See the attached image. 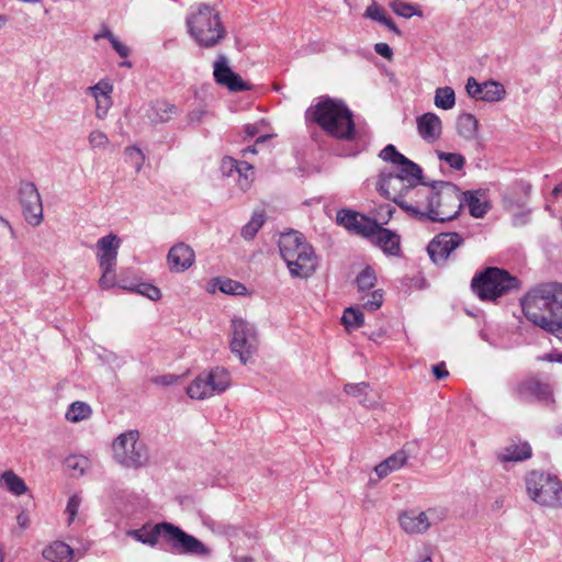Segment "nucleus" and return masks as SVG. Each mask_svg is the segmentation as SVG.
I'll use <instances>...</instances> for the list:
<instances>
[{
    "mask_svg": "<svg viewBox=\"0 0 562 562\" xmlns=\"http://www.w3.org/2000/svg\"><path fill=\"white\" fill-rule=\"evenodd\" d=\"M531 457V447L528 442L512 443L498 456L501 462H519Z\"/></svg>",
    "mask_w": 562,
    "mask_h": 562,
    "instance_id": "obj_25",
    "label": "nucleus"
},
{
    "mask_svg": "<svg viewBox=\"0 0 562 562\" xmlns=\"http://www.w3.org/2000/svg\"><path fill=\"white\" fill-rule=\"evenodd\" d=\"M519 286L520 281L516 277L497 267L484 269L476 273L471 281L472 291L481 301L495 302L498 297Z\"/></svg>",
    "mask_w": 562,
    "mask_h": 562,
    "instance_id": "obj_6",
    "label": "nucleus"
},
{
    "mask_svg": "<svg viewBox=\"0 0 562 562\" xmlns=\"http://www.w3.org/2000/svg\"><path fill=\"white\" fill-rule=\"evenodd\" d=\"M465 90L471 98L481 99L483 85L479 83L475 78L470 77L467 81Z\"/></svg>",
    "mask_w": 562,
    "mask_h": 562,
    "instance_id": "obj_55",
    "label": "nucleus"
},
{
    "mask_svg": "<svg viewBox=\"0 0 562 562\" xmlns=\"http://www.w3.org/2000/svg\"><path fill=\"white\" fill-rule=\"evenodd\" d=\"M364 16L381 23L387 15L385 14L383 8H381L375 2H372L370 5L367 7L364 11Z\"/></svg>",
    "mask_w": 562,
    "mask_h": 562,
    "instance_id": "obj_47",
    "label": "nucleus"
},
{
    "mask_svg": "<svg viewBox=\"0 0 562 562\" xmlns=\"http://www.w3.org/2000/svg\"><path fill=\"white\" fill-rule=\"evenodd\" d=\"M279 251L291 277L307 279L317 268V256L305 236L297 231L281 234Z\"/></svg>",
    "mask_w": 562,
    "mask_h": 562,
    "instance_id": "obj_2",
    "label": "nucleus"
},
{
    "mask_svg": "<svg viewBox=\"0 0 562 562\" xmlns=\"http://www.w3.org/2000/svg\"><path fill=\"white\" fill-rule=\"evenodd\" d=\"M127 535L150 547L156 546L158 539L161 538L179 554L209 557L212 553V550L198 538L168 521L158 522L154 526L145 525L139 529L130 530Z\"/></svg>",
    "mask_w": 562,
    "mask_h": 562,
    "instance_id": "obj_1",
    "label": "nucleus"
},
{
    "mask_svg": "<svg viewBox=\"0 0 562 562\" xmlns=\"http://www.w3.org/2000/svg\"><path fill=\"white\" fill-rule=\"evenodd\" d=\"M194 250L184 243L172 246L167 256L168 266L172 272L188 270L194 263Z\"/></svg>",
    "mask_w": 562,
    "mask_h": 562,
    "instance_id": "obj_17",
    "label": "nucleus"
},
{
    "mask_svg": "<svg viewBox=\"0 0 562 562\" xmlns=\"http://www.w3.org/2000/svg\"><path fill=\"white\" fill-rule=\"evenodd\" d=\"M232 328L231 350L246 364L258 350L257 329L254 324L243 318H234Z\"/></svg>",
    "mask_w": 562,
    "mask_h": 562,
    "instance_id": "obj_10",
    "label": "nucleus"
},
{
    "mask_svg": "<svg viewBox=\"0 0 562 562\" xmlns=\"http://www.w3.org/2000/svg\"><path fill=\"white\" fill-rule=\"evenodd\" d=\"M90 461L85 456H70L65 460V467L72 476H81L89 468Z\"/></svg>",
    "mask_w": 562,
    "mask_h": 562,
    "instance_id": "obj_34",
    "label": "nucleus"
},
{
    "mask_svg": "<svg viewBox=\"0 0 562 562\" xmlns=\"http://www.w3.org/2000/svg\"><path fill=\"white\" fill-rule=\"evenodd\" d=\"M462 244L463 238L459 233H440L430 240L427 252L436 266L443 267L452 251Z\"/></svg>",
    "mask_w": 562,
    "mask_h": 562,
    "instance_id": "obj_13",
    "label": "nucleus"
},
{
    "mask_svg": "<svg viewBox=\"0 0 562 562\" xmlns=\"http://www.w3.org/2000/svg\"><path fill=\"white\" fill-rule=\"evenodd\" d=\"M190 36L204 48H212L226 36L220 12L206 3L192 8L186 18Z\"/></svg>",
    "mask_w": 562,
    "mask_h": 562,
    "instance_id": "obj_5",
    "label": "nucleus"
},
{
    "mask_svg": "<svg viewBox=\"0 0 562 562\" xmlns=\"http://www.w3.org/2000/svg\"><path fill=\"white\" fill-rule=\"evenodd\" d=\"M390 7L395 14L403 16L405 19H409L414 15L422 16L423 14L422 11L418 10V8L402 0L392 1L390 3Z\"/></svg>",
    "mask_w": 562,
    "mask_h": 562,
    "instance_id": "obj_39",
    "label": "nucleus"
},
{
    "mask_svg": "<svg viewBox=\"0 0 562 562\" xmlns=\"http://www.w3.org/2000/svg\"><path fill=\"white\" fill-rule=\"evenodd\" d=\"M306 117L336 138L351 139L355 134L352 112L342 101L327 98L314 108H310L306 111Z\"/></svg>",
    "mask_w": 562,
    "mask_h": 562,
    "instance_id": "obj_4",
    "label": "nucleus"
},
{
    "mask_svg": "<svg viewBox=\"0 0 562 562\" xmlns=\"http://www.w3.org/2000/svg\"><path fill=\"white\" fill-rule=\"evenodd\" d=\"M88 142L92 149H105L110 144L108 135L100 130L91 131L88 135Z\"/></svg>",
    "mask_w": 562,
    "mask_h": 562,
    "instance_id": "obj_42",
    "label": "nucleus"
},
{
    "mask_svg": "<svg viewBox=\"0 0 562 562\" xmlns=\"http://www.w3.org/2000/svg\"><path fill=\"white\" fill-rule=\"evenodd\" d=\"M258 133V127L254 124H247L245 126V134L248 136V137H255Z\"/></svg>",
    "mask_w": 562,
    "mask_h": 562,
    "instance_id": "obj_63",
    "label": "nucleus"
},
{
    "mask_svg": "<svg viewBox=\"0 0 562 562\" xmlns=\"http://www.w3.org/2000/svg\"><path fill=\"white\" fill-rule=\"evenodd\" d=\"M266 218L262 213H255L251 220L241 228V236L246 240L252 239L263 225Z\"/></svg>",
    "mask_w": 562,
    "mask_h": 562,
    "instance_id": "obj_37",
    "label": "nucleus"
},
{
    "mask_svg": "<svg viewBox=\"0 0 562 562\" xmlns=\"http://www.w3.org/2000/svg\"><path fill=\"white\" fill-rule=\"evenodd\" d=\"M372 241L387 256L401 255V237L396 233L381 226Z\"/></svg>",
    "mask_w": 562,
    "mask_h": 562,
    "instance_id": "obj_21",
    "label": "nucleus"
},
{
    "mask_svg": "<svg viewBox=\"0 0 562 562\" xmlns=\"http://www.w3.org/2000/svg\"><path fill=\"white\" fill-rule=\"evenodd\" d=\"M0 487L15 496H20L27 491L25 482L12 470L0 472Z\"/></svg>",
    "mask_w": 562,
    "mask_h": 562,
    "instance_id": "obj_26",
    "label": "nucleus"
},
{
    "mask_svg": "<svg viewBox=\"0 0 562 562\" xmlns=\"http://www.w3.org/2000/svg\"><path fill=\"white\" fill-rule=\"evenodd\" d=\"M505 97L503 85L496 81H486L483 83L481 100L486 102L501 101Z\"/></svg>",
    "mask_w": 562,
    "mask_h": 562,
    "instance_id": "obj_32",
    "label": "nucleus"
},
{
    "mask_svg": "<svg viewBox=\"0 0 562 562\" xmlns=\"http://www.w3.org/2000/svg\"><path fill=\"white\" fill-rule=\"evenodd\" d=\"M434 192L432 182L427 183L422 180L420 184H414V189H408L406 196V205L425 212L431 206V196Z\"/></svg>",
    "mask_w": 562,
    "mask_h": 562,
    "instance_id": "obj_19",
    "label": "nucleus"
},
{
    "mask_svg": "<svg viewBox=\"0 0 562 562\" xmlns=\"http://www.w3.org/2000/svg\"><path fill=\"white\" fill-rule=\"evenodd\" d=\"M132 292H135L137 294H140L143 296L148 297L151 301H158L161 297L160 290L147 282H138L128 288Z\"/></svg>",
    "mask_w": 562,
    "mask_h": 562,
    "instance_id": "obj_38",
    "label": "nucleus"
},
{
    "mask_svg": "<svg viewBox=\"0 0 562 562\" xmlns=\"http://www.w3.org/2000/svg\"><path fill=\"white\" fill-rule=\"evenodd\" d=\"M237 170V183L241 191H247L254 181V167L247 161H240Z\"/></svg>",
    "mask_w": 562,
    "mask_h": 562,
    "instance_id": "obj_35",
    "label": "nucleus"
},
{
    "mask_svg": "<svg viewBox=\"0 0 562 562\" xmlns=\"http://www.w3.org/2000/svg\"><path fill=\"white\" fill-rule=\"evenodd\" d=\"M16 520L20 527L25 528L27 526L29 519L25 513L18 515Z\"/></svg>",
    "mask_w": 562,
    "mask_h": 562,
    "instance_id": "obj_64",
    "label": "nucleus"
},
{
    "mask_svg": "<svg viewBox=\"0 0 562 562\" xmlns=\"http://www.w3.org/2000/svg\"><path fill=\"white\" fill-rule=\"evenodd\" d=\"M112 105L111 94L98 98L95 100V115L98 119H104Z\"/></svg>",
    "mask_w": 562,
    "mask_h": 562,
    "instance_id": "obj_48",
    "label": "nucleus"
},
{
    "mask_svg": "<svg viewBox=\"0 0 562 562\" xmlns=\"http://www.w3.org/2000/svg\"><path fill=\"white\" fill-rule=\"evenodd\" d=\"M530 498L546 507H562V482L549 473L532 471L526 477Z\"/></svg>",
    "mask_w": 562,
    "mask_h": 562,
    "instance_id": "obj_7",
    "label": "nucleus"
},
{
    "mask_svg": "<svg viewBox=\"0 0 562 562\" xmlns=\"http://www.w3.org/2000/svg\"><path fill=\"white\" fill-rule=\"evenodd\" d=\"M434 103L438 109L450 110L456 104V93L451 87H439L435 91Z\"/></svg>",
    "mask_w": 562,
    "mask_h": 562,
    "instance_id": "obj_29",
    "label": "nucleus"
},
{
    "mask_svg": "<svg viewBox=\"0 0 562 562\" xmlns=\"http://www.w3.org/2000/svg\"><path fill=\"white\" fill-rule=\"evenodd\" d=\"M357 222V212L350 210H340L337 212V223L348 231H352Z\"/></svg>",
    "mask_w": 562,
    "mask_h": 562,
    "instance_id": "obj_46",
    "label": "nucleus"
},
{
    "mask_svg": "<svg viewBox=\"0 0 562 562\" xmlns=\"http://www.w3.org/2000/svg\"><path fill=\"white\" fill-rule=\"evenodd\" d=\"M341 322L347 329L360 328L364 324L363 313L357 307H347L344 311Z\"/></svg>",
    "mask_w": 562,
    "mask_h": 562,
    "instance_id": "obj_33",
    "label": "nucleus"
},
{
    "mask_svg": "<svg viewBox=\"0 0 562 562\" xmlns=\"http://www.w3.org/2000/svg\"><path fill=\"white\" fill-rule=\"evenodd\" d=\"M114 34L112 33V31L106 27L105 25L102 26V29L100 30L99 33H97L94 36H93V40L94 41H99L101 38H106L110 43L112 41V38H114Z\"/></svg>",
    "mask_w": 562,
    "mask_h": 562,
    "instance_id": "obj_60",
    "label": "nucleus"
},
{
    "mask_svg": "<svg viewBox=\"0 0 562 562\" xmlns=\"http://www.w3.org/2000/svg\"><path fill=\"white\" fill-rule=\"evenodd\" d=\"M374 471L376 473V475L382 479V477H385L386 475H389L391 472H393V470L391 469L390 464L383 460L382 462H380L375 468H374Z\"/></svg>",
    "mask_w": 562,
    "mask_h": 562,
    "instance_id": "obj_59",
    "label": "nucleus"
},
{
    "mask_svg": "<svg viewBox=\"0 0 562 562\" xmlns=\"http://www.w3.org/2000/svg\"><path fill=\"white\" fill-rule=\"evenodd\" d=\"M431 370L437 380L445 379L449 375V372L446 369L445 362H440V363L432 366Z\"/></svg>",
    "mask_w": 562,
    "mask_h": 562,
    "instance_id": "obj_58",
    "label": "nucleus"
},
{
    "mask_svg": "<svg viewBox=\"0 0 562 562\" xmlns=\"http://www.w3.org/2000/svg\"><path fill=\"white\" fill-rule=\"evenodd\" d=\"M113 91V85L108 80H100L94 86L87 89V92L92 95L95 100L104 95L111 94Z\"/></svg>",
    "mask_w": 562,
    "mask_h": 562,
    "instance_id": "obj_45",
    "label": "nucleus"
},
{
    "mask_svg": "<svg viewBox=\"0 0 562 562\" xmlns=\"http://www.w3.org/2000/svg\"><path fill=\"white\" fill-rule=\"evenodd\" d=\"M359 300L364 310L374 312L379 310L383 303V292L382 290H374L371 293L367 292L361 294Z\"/></svg>",
    "mask_w": 562,
    "mask_h": 562,
    "instance_id": "obj_36",
    "label": "nucleus"
},
{
    "mask_svg": "<svg viewBox=\"0 0 562 562\" xmlns=\"http://www.w3.org/2000/svg\"><path fill=\"white\" fill-rule=\"evenodd\" d=\"M379 157L386 161L391 162L394 166H398V162H401L405 156L401 154L396 147L392 144L386 145L379 154Z\"/></svg>",
    "mask_w": 562,
    "mask_h": 562,
    "instance_id": "obj_43",
    "label": "nucleus"
},
{
    "mask_svg": "<svg viewBox=\"0 0 562 562\" xmlns=\"http://www.w3.org/2000/svg\"><path fill=\"white\" fill-rule=\"evenodd\" d=\"M121 240L116 235L109 234L97 241V258L101 269L116 267V259Z\"/></svg>",
    "mask_w": 562,
    "mask_h": 562,
    "instance_id": "obj_16",
    "label": "nucleus"
},
{
    "mask_svg": "<svg viewBox=\"0 0 562 562\" xmlns=\"http://www.w3.org/2000/svg\"><path fill=\"white\" fill-rule=\"evenodd\" d=\"M406 460H407V454L404 450H398L385 459V461L390 464V467L393 471L402 468L405 464Z\"/></svg>",
    "mask_w": 562,
    "mask_h": 562,
    "instance_id": "obj_50",
    "label": "nucleus"
},
{
    "mask_svg": "<svg viewBox=\"0 0 562 562\" xmlns=\"http://www.w3.org/2000/svg\"><path fill=\"white\" fill-rule=\"evenodd\" d=\"M375 283L376 276L374 270L370 266H367L364 269H362V271L356 278V284L360 295L373 289L375 286Z\"/></svg>",
    "mask_w": 562,
    "mask_h": 562,
    "instance_id": "obj_31",
    "label": "nucleus"
},
{
    "mask_svg": "<svg viewBox=\"0 0 562 562\" xmlns=\"http://www.w3.org/2000/svg\"><path fill=\"white\" fill-rule=\"evenodd\" d=\"M369 389V384L366 382L360 383H348L345 385L344 390L347 394L352 395L355 397H360L366 391Z\"/></svg>",
    "mask_w": 562,
    "mask_h": 562,
    "instance_id": "obj_53",
    "label": "nucleus"
},
{
    "mask_svg": "<svg viewBox=\"0 0 562 562\" xmlns=\"http://www.w3.org/2000/svg\"><path fill=\"white\" fill-rule=\"evenodd\" d=\"M92 414L91 407L85 402H74L66 412V419L71 423H78L87 419Z\"/></svg>",
    "mask_w": 562,
    "mask_h": 562,
    "instance_id": "obj_30",
    "label": "nucleus"
},
{
    "mask_svg": "<svg viewBox=\"0 0 562 562\" xmlns=\"http://www.w3.org/2000/svg\"><path fill=\"white\" fill-rule=\"evenodd\" d=\"M375 189L382 198L394 202L411 216L413 207L406 205V196L408 189H414L413 184L392 171L382 170L378 176Z\"/></svg>",
    "mask_w": 562,
    "mask_h": 562,
    "instance_id": "obj_11",
    "label": "nucleus"
},
{
    "mask_svg": "<svg viewBox=\"0 0 562 562\" xmlns=\"http://www.w3.org/2000/svg\"><path fill=\"white\" fill-rule=\"evenodd\" d=\"M125 154L134 161L138 172L145 160L143 151L136 146H128L125 148Z\"/></svg>",
    "mask_w": 562,
    "mask_h": 562,
    "instance_id": "obj_49",
    "label": "nucleus"
},
{
    "mask_svg": "<svg viewBox=\"0 0 562 562\" xmlns=\"http://www.w3.org/2000/svg\"><path fill=\"white\" fill-rule=\"evenodd\" d=\"M228 386V371L225 368L216 367L199 374L187 387V394L194 400H205L223 393Z\"/></svg>",
    "mask_w": 562,
    "mask_h": 562,
    "instance_id": "obj_9",
    "label": "nucleus"
},
{
    "mask_svg": "<svg viewBox=\"0 0 562 562\" xmlns=\"http://www.w3.org/2000/svg\"><path fill=\"white\" fill-rule=\"evenodd\" d=\"M241 160H236L232 157H226L223 159L222 161V172L224 176L226 177H231L234 172L237 173V170L239 168V164H240Z\"/></svg>",
    "mask_w": 562,
    "mask_h": 562,
    "instance_id": "obj_54",
    "label": "nucleus"
},
{
    "mask_svg": "<svg viewBox=\"0 0 562 562\" xmlns=\"http://www.w3.org/2000/svg\"><path fill=\"white\" fill-rule=\"evenodd\" d=\"M435 509H428L427 512L420 513H403L400 516V525L407 533H423L429 529L431 525L430 519L435 516Z\"/></svg>",
    "mask_w": 562,
    "mask_h": 562,
    "instance_id": "obj_18",
    "label": "nucleus"
},
{
    "mask_svg": "<svg viewBox=\"0 0 562 562\" xmlns=\"http://www.w3.org/2000/svg\"><path fill=\"white\" fill-rule=\"evenodd\" d=\"M396 171H393L396 176H401L407 183L420 184L423 180V169L419 165L405 157L398 166Z\"/></svg>",
    "mask_w": 562,
    "mask_h": 562,
    "instance_id": "obj_22",
    "label": "nucleus"
},
{
    "mask_svg": "<svg viewBox=\"0 0 562 562\" xmlns=\"http://www.w3.org/2000/svg\"><path fill=\"white\" fill-rule=\"evenodd\" d=\"M374 50L376 54H379L380 56L386 58V59H391L392 56H393V50L392 48L389 46V44L386 43H376L374 45Z\"/></svg>",
    "mask_w": 562,
    "mask_h": 562,
    "instance_id": "obj_57",
    "label": "nucleus"
},
{
    "mask_svg": "<svg viewBox=\"0 0 562 562\" xmlns=\"http://www.w3.org/2000/svg\"><path fill=\"white\" fill-rule=\"evenodd\" d=\"M542 360L549 361V362H559L562 363V352L558 351H551L549 353H546L542 357Z\"/></svg>",
    "mask_w": 562,
    "mask_h": 562,
    "instance_id": "obj_61",
    "label": "nucleus"
},
{
    "mask_svg": "<svg viewBox=\"0 0 562 562\" xmlns=\"http://www.w3.org/2000/svg\"><path fill=\"white\" fill-rule=\"evenodd\" d=\"M111 46L120 57L127 58L130 56V48L121 43L117 37L112 38Z\"/></svg>",
    "mask_w": 562,
    "mask_h": 562,
    "instance_id": "obj_56",
    "label": "nucleus"
},
{
    "mask_svg": "<svg viewBox=\"0 0 562 562\" xmlns=\"http://www.w3.org/2000/svg\"><path fill=\"white\" fill-rule=\"evenodd\" d=\"M19 194L25 221L32 226L40 225L43 221V204L36 186L33 182H21Z\"/></svg>",
    "mask_w": 562,
    "mask_h": 562,
    "instance_id": "obj_12",
    "label": "nucleus"
},
{
    "mask_svg": "<svg viewBox=\"0 0 562 562\" xmlns=\"http://www.w3.org/2000/svg\"><path fill=\"white\" fill-rule=\"evenodd\" d=\"M359 221L362 222V225L358 226L357 234L362 235L372 240L380 231L381 225L375 220H372L368 216H364V218H360Z\"/></svg>",
    "mask_w": 562,
    "mask_h": 562,
    "instance_id": "obj_41",
    "label": "nucleus"
},
{
    "mask_svg": "<svg viewBox=\"0 0 562 562\" xmlns=\"http://www.w3.org/2000/svg\"><path fill=\"white\" fill-rule=\"evenodd\" d=\"M479 122L471 113H462L457 120V132L464 139H474L477 135Z\"/></svg>",
    "mask_w": 562,
    "mask_h": 562,
    "instance_id": "obj_27",
    "label": "nucleus"
},
{
    "mask_svg": "<svg viewBox=\"0 0 562 562\" xmlns=\"http://www.w3.org/2000/svg\"><path fill=\"white\" fill-rule=\"evenodd\" d=\"M437 157L441 161H446L452 169L461 170L465 165V158L458 153H445L437 150Z\"/></svg>",
    "mask_w": 562,
    "mask_h": 562,
    "instance_id": "obj_40",
    "label": "nucleus"
},
{
    "mask_svg": "<svg viewBox=\"0 0 562 562\" xmlns=\"http://www.w3.org/2000/svg\"><path fill=\"white\" fill-rule=\"evenodd\" d=\"M43 558L49 562H70L74 550L63 541H55L43 550Z\"/></svg>",
    "mask_w": 562,
    "mask_h": 562,
    "instance_id": "obj_23",
    "label": "nucleus"
},
{
    "mask_svg": "<svg viewBox=\"0 0 562 562\" xmlns=\"http://www.w3.org/2000/svg\"><path fill=\"white\" fill-rule=\"evenodd\" d=\"M114 459L126 468L138 469L148 462L146 445L139 439L137 430L121 434L113 442Z\"/></svg>",
    "mask_w": 562,
    "mask_h": 562,
    "instance_id": "obj_8",
    "label": "nucleus"
},
{
    "mask_svg": "<svg viewBox=\"0 0 562 562\" xmlns=\"http://www.w3.org/2000/svg\"><path fill=\"white\" fill-rule=\"evenodd\" d=\"M431 206L425 212L411 209V217L424 222L443 223L454 220L463 207L462 191L452 182L432 181Z\"/></svg>",
    "mask_w": 562,
    "mask_h": 562,
    "instance_id": "obj_3",
    "label": "nucleus"
},
{
    "mask_svg": "<svg viewBox=\"0 0 562 562\" xmlns=\"http://www.w3.org/2000/svg\"><path fill=\"white\" fill-rule=\"evenodd\" d=\"M416 124L420 137L429 143L437 140L441 135V120L432 112H427L418 116Z\"/></svg>",
    "mask_w": 562,
    "mask_h": 562,
    "instance_id": "obj_20",
    "label": "nucleus"
},
{
    "mask_svg": "<svg viewBox=\"0 0 562 562\" xmlns=\"http://www.w3.org/2000/svg\"><path fill=\"white\" fill-rule=\"evenodd\" d=\"M213 76L216 83L226 87L229 91L243 92L251 89L249 83L232 70L224 55H220L214 61Z\"/></svg>",
    "mask_w": 562,
    "mask_h": 562,
    "instance_id": "obj_14",
    "label": "nucleus"
},
{
    "mask_svg": "<svg viewBox=\"0 0 562 562\" xmlns=\"http://www.w3.org/2000/svg\"><path fill=\"white\" fill-rule=\"evenodd\" d=\"M480 191H465L462 192L463 205L469 207L471 216L482 218L487 213V204L482 202L479 198Z\"/></svg>",
    "mask_w": 562,
    "mask_h": 562,
    "instance_id": "obj_28",
    "label": "nucleus"
},
{
    "mask_svg": "<svg viewBox=\"0 0 562 562\" xmlns=\"http://www.w3.org/2000/svg\"><path fill=\"white\" fill-rule=\"evenodd\" d=\"M220 291L225 294L240 295L246 292V286L231 279L220 280Z\"/></svg>",
    "mask_w": 562,
    "mask_h": 562,
    "instance_id": "obj_44",
    "label": "nucleus"
},
{
    "mask_svg": "<svg viewBox=\"0 0 562 562\" xmlns=\"http://www.w3.org/2000/svg\"><path fill=\"white\" fill-rule=\"evenodd\" d=\"M176 112L177 109L173 104L164 100H157L150 104L147 116L154 123H165L168 122Z\"/></svg>",
    "mask_w": 562,
    "mask_h": 562,
    "instance_id": "obj_24",
    "label": "nucleus"
},
{
    "mask_svg": "<svg viewBox=\"0 0 562 562\" xmlns=\"http://www.w3.org/2000/svg\"><path fill=\"white\" fill-rule=\"evenodd\" d=\"M81 504V498L78 495H72L69 497L66 506V513L68 515V521L71 524L79 510Z\"/></svg>",
    "mask_w": 562,
    "mask_h": 562,
    "instance_id": "obj_51",
    "label": "nucleus"
},
{
    "mask_svg": "<svg viewBox=\"0 0 562 562\" xmlns=\"http://www.w3.org/2000/svg\"><path fill=\"white\" fill-rule=\"evenodd\" d=\"M175 381V378L172 375H161V376H157L154 379V382L156 384H161V385H170L172 384Z\"/></svg>",
    "mask_w": 562,
    "mask_h": 562,
    "instance_id": "obj_62",
    "label": "nucleus"
},
{
    "mask_svg": "<svg viewBox=\"0 0 562 562\" xmlns=\"http://www.w3.org/2000/svg\"><path fill=\"white\" fill-rule=\"evenodd\" d=\"M515 392L517 397L524 403L549 401L552 396L551 386L533 376L519 382Z\"/></svg>",
    "mask_w": 562,
    "mask_h": 562,
    "instance_id": "obj_15",
    "label": "nucleus"
},
{
    "mask_svg": "<svg viewBox=\"0 0 562 562\" xmlns=\"http://www.w3.org/2000/svg\"><path fill=\"white\" fill-rule=\"evenodd\" d=\"M101 270H102V276L99 280L100 285L103 289H110V288L114 286V284H115V274H114L115 267H110L109 269H101Z\"/></svg>",
    "mask_w": 562,
    "mask_h": 562,
    "instance_id": "obj_52",
    "label": "nucleus"
}]
</instances>
